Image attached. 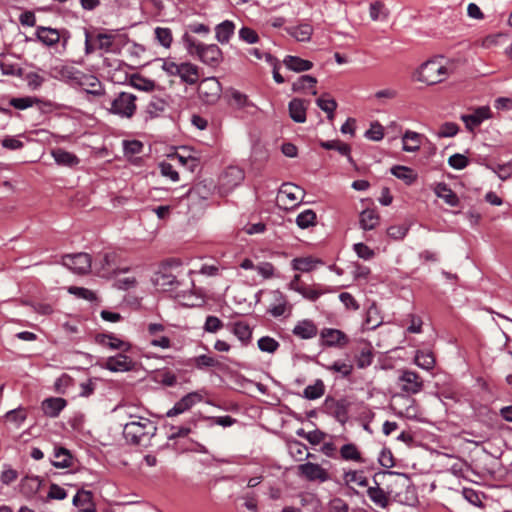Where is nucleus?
<instances>
[{
  "label": "nucleus",
  "instance_id": "15",
  "mask_svg": "<svg viewBox=\"0 0 512 512\" xmlns=\"http://www.w3.org/2000/svg\"><path fill=\"white\" fill-rule=\"evenodd\" d=\"M401 389L408 394H417L423 388V380L415 372L411 370H403L399 376Z\"/></svg>",
  "mask_w": 512,
  "mask_h": 512
},
{
  "label": "nucleus",
  "instance_id": "64",
  "mask_svg": "<svg viewBox=\"0 0 512 512\" xmlns=\"http://www.w3.org/2000/svg\"><path fill=\"white\" fill-rule=\"evenodd\" d=\"M365 137L373 141L382 140L384 137L382 125L378 122L371 124V127L365 132Z\"/></svg>",
  "mask_w": 512,
  "mask_h": 512
},
{
  "label": "nucleus",
  "instance_id": "59",
  "mask_svg": "<svg viewBox=\"0 0 512 512\" xmlns=\"http://www.w3.org/2000/svg\"><path fill=\"white\" fill-rule=\"evenodd\" d=\"M68 292L77 296L78 298H82L88 301L96 300L95 293L84 287L71 286L68 288Z\"/></svg>",
  "mask_w": 512,
  "mask_h": 512
},
{
  "label": "nucleus",
  "instance_id": "21",
  "mask_svg": "<svg viewBox=\"0 0 512 512\" xmlns=\"http://www.w3.org/2000/svg\"><path fill=\"white\" fill-rule=\"evenodd\" d=\"M67 401L61 397H50L42 402L41 408L44 415L50 418H56L66 407Z\"/></svg>",
  "mask_w": 512,
  "mask_h": 512
},
{
  "label": "nucleus",
  "instance_id": "8",
  "mask_svg": "<svg viewBox=\"0 0 512 512\" xmlns=\"http://www.w3.org/2000/svg\"><path fill=\"white\" fill-rule=\"evenodd\" d=\"M392 409L396 416L410 420L417 419L419 416V408L415 399L405 396L396 395L392 403Z\"/></svg>",
  "mask_w": 512,
  "mask_h": 512
},
{
  "label": "nucleus",
  "instance_id": "30",
  "mask_svg": "<svg viewBox=\"0 0 512 512\" xmlns=\"http://www.w3.org/2000/svg\"><path fill=\"white\" fill-rule=\"evenodd\" d=\"M72 502L81 512H94L92 493L89 491H78L74 495Z\"/></svg>",
  "mask_w": 512,
  "mask_h": 512
},
{
  "label": "nucleus",
  "instance_id": "43",
  "mask_svg": "<svg viewBox=\"0 0 512 512\" xmlns=\"http://www.w3.org/2000/svg\"><path fill=\"white\" fill-rule=\"evenodd\" d=\"M415 364L424 370H431L435 365V358L430 351H417L414 358Z\"/></svg>",
  "mask_w": 512,
  "mask_h": 512
},
{
  "label": "nucleus",
  "instance_id": "25",
  "mask_svg": "<svg viewBox=\"0 0 512 512\" xmlns=\"http://www.w3.org/2000/svg\"><path fill=\"white\" fill-rule=\"evenodd\" d=\"M380 222V216L375 209H365L359 215V225L363 230H373Z\"/></svg>",
  "mask_w": 512,
  "mask_h": 512
},
{
  "label": "nucleus",
  "instance_id": "63",
  "mask_svg": "<svg viewBox=\"0 0 512 512\" xmlns=\"http://www.w3.org/2000/svg\"><path fill=\"white\" fill-rule=\"evenodd\" d=\"M159 168L162 176L173 182H177L179 180V174L171 163L162 162L160 163Z\"/></svg>",
  "mask_w": 512,
  "mask_h": 512
},
{
  "label": "nucleus",
  "instance_id": "53",
  "mask_svg": "<svg viewBox=\"0 0 512 512\" xmlns=\"http://www.w3.org/2000/svg\"><path fill=\"white\" fill-rule=\"evenodd\" d=\"M257 346L260 351L272 354L278 350L280 344L270 336H263L257 341Z\"/></svg>",
  "mask_w": 512,
  "mask_h": 512
},
{
  "label": "nucleus",
  "instance_id": "36",
  "mask_svg": "<svg viewBox=\"0 0 512 512\" xmlns=\"http://www.w3.org/2000/svg\"><path fill=\"white\" fill-rule=\"evenodd\" d=\"M421 135L417 132L407 130L402 136L403 146L405 152H416L420 149Z\"/></svg>",
  "mask_w": 512,
  "mask_h": 512
},
{
  "label": "nucleus",
  "instance_id": "42",
  "mask_svg": "<svg viewBox=\"0 0 512 512\" xmlns=\"http://www.w3.org/2000/svg\"><path fill=\"white\" fill-rule=\"evenodd\" d=\"M390 171L393 176L404 181L407 185L412 184L417 177L414 171L406 166L396 165L393 166Z\"/></svg>",
  "mask_w": 512,
  "mask_h": 512
},
{
  "label": "nucleus",
  "instance_id": "4",
  "mask_svg": "<svg viewBox=\"0 0 512 512\" xmlns=\"http://www.w3.org/2000/svg\"><path fill=\"white\" fill-rule=\"evenodd\" d=\"M92 268L96 275L106 279L114 278L121 273L129 271V267L123 264L119 254L115 251L99 255L95 259Z\"/></svg>",
  "mask_w": 512,
  "mask_h": 512
},
{
  "label": "nucleus",
  "instance_id": "38",
  "mask_svg": "<svg viewBox=\"0 0 512 512\" xmlns=\"http://www.w3.org/2000/svg\"><path fill=\"white\" fill-rule=\"evenodd\" d=\"M367 495L369 499L380 508H386L389 504V497L387 493L378 485L376 487H369Z\"/></svg>",
  "mask_w": 512,
  "mask_h": 512
},
{
  "label": "nucleus",
  "instance_id": "27",
  "mask_svg": "<svg viewBox=\"0 0 512 512\" xmlns=\"http://www.w3.org/2000/svg\"><path fill=\"white\" fill-rule=\"evenodd\" d=\"M289 115L293 121L297 123H304L306 121V110L305 101L302 99L294 98L289 102L288 105Z\"/></svg>",
  "mask_w": 512,
  "mask_h": 512
},
{
  "label": "nucleus",
  "instance_id": "47",
  "mask_svg": "<svg viewBox=\"0 0 512 512\" xmlns=\"http://www.w3.org/2000/svg\"><path fill=\"white\" fill-rule=\"evenodd\" d=\"M131 86L137 90L150 92L156 87V83L148 78L141 75H133L130 79Z\"/></svg>",
  "mask_w": 512,
  "mask_h": 512
},
{
  "label": "nucleus",
  "instance_id": "13",
  "mask_svg": "<svg viewBox=\"0 0 512 512\" xmlns=\"http://www.w3.org/2000/svg\"><path fill=\"white\" fill-rule=\"evenodd\" d=\"M244 171L237 166H229L220 177V185L224 192H230L238 187L244 180Z\"/></svg>",
  "mask_w": 512,
  "mask_h": 512
},
{
  "label": "nucleus",
  "instance_id": "62",
  "mask_svg": "<svg viewBox=\"0 0 512 512\" xmlns=\"http://www.w3.org/2000/svg\"><path fill=\"white\" fill-rule=\"evenodd\" d=\"M459 131V127L454 122H446L441 125L437 135L441 138H448L455 136Z\"/></svg>",
  "mask_w": 512,
  "mask_h": 512
},
{
  "label": "nucleus",
  "instance_id": "58",
  "mask_svg": "<svg viewBox=\"0 0 512 512\" xmlns=\"http://www.w3.org/2000/svg\"><path fill=\"white\" fill-rule=\"evenodd\" d=\"M448 164L453 169L462 170L468 166L469 160L465 155L455 153L448 158Z\"/></svg>",
  "mask_w": 512,
  "mask_h": 512
},
{
  "label": "nucleus",
  "instance_id": "31",
  "mask_svg": "<svg viewBox=\"0 0 512 512\" xmlns=\"http://www.w3.org/2000/svg\"><path fill=\"white\" fill-rule=\"evenodd\" d=\"M283 63L287 69L294 72L308 71L313 67V63L311 61L292 55H287L284 58Z\"/></svg>",
  "mask_w": 512,
  "mask_h": 512
},
{
  "label": "nucleus",
  "instance_id": "14",
  "mask_svg": "<svg viewBox=\"0 0 512 512\" xmlns=\"http://www.w3.org/2000/svg\"><path fill=\"white\" fill-rule=\"evenodd\" d=\"M102 367L111 372H128L135 368V362L129 356L118 353L115 356L108 357Z\"/></svg>",
  "mask_w": 512,
  "mask_h": 512
},
{
  "label": "nucleus",
  "instance_id": "41",
  "mask_svg": "<svg viewBox=\"0 0 512 512\" xmlns=\"http://www.w3.org/2000/svg\"><path fill=\"white\" fill-rule=\"evenodd\" d=\"M340 457L345 461H354L357 463L363 462V458L360 451L358 450L357 446L353 443L344 444L340 448Z\"/></svg>",
  "mask_w": 512,
  "mask_h": 512
},
{
  "label": "nucleus",
  "instance_id": "32",
  "mask_svg": "<svg viewBox=\"0 0 512 512\" xmlns=\"http://www.w3.org/2000/svg\"><path fill=\"white\" fill-rule=\"evenodd\" d=\"M302 196L303 190L294 184L285 183L279 190V197L282 200L286 198L288 202L292 205H294L296 201L302 198Z\"/></svg>",
  "mask_w": 512,
  "mask_h": 512
},
{
  "label": "nucleus",
  "instance_id": "7",
  "mask_svg": "<svg viewBox=\"0 0 512 512\" xmlns=\"http://www.w3.org/2000/svg\"><path fill=\"white\" fill-rule=\"evenodd\" d=\"M136 96L128 92H120L111 101V107L108 109L111 114L121 118H131L136 111Z\"/></svg>",
  "mask_w": 512,
  "mask_h": 512
},
{
  "label": "nucleus",
  "instance_id": "16",
  "mask_svg": "<svg viewBox=\"0 0 512 512\" xmlns=\"http://www.w3.org/2000/svg\"><path fill=\"white\" fill-rule=\"evenodd\" d=\"M202 401V396L197 392H191L183 396L179 401H177L174 406L166 412L167 417H175L180 415L189 409H191L195 404Z\"/></svg>",
  "mask_w": 512,
  "mask_h": 512
},
{
  "label": "nucleus",
  "instance_id": "54",
  "mask_svg": "<svg viewBox=\"0 0 512 512\" xmlns=\"http://www.w3.org/2000/svg\"><path fill=\"white\" fill-rule=\"evenodd\" d=\"M486 167L494 172L501 180L508 179L512 174V163L508 162L505 164L497 165H486Z\"/></svg>",
  "mask_w": 512,
  "mask_h": 512
},
{
  "label": "nucleus",
  "instance_id": "6",
  "mask_svg": "<svg viewBox=\"0 0 512 512\" xmlns=\"http://www.w3.org/2000/svg\"><path fill=\"white\" fill-rule=\"evenodd\" d=\"M162 69L169 76H178L182 82L194 85L199 79V70L190 62L176 63L171 59H162Z\"/></svg>",
  "mask_w": 512,
  "mask_h": 512
},
{
  "label": "nucleus",
  "instance_id": "39",
  "mask_svg": "<svg viewBox=\"0 0 512 512\" xmlns=\"http://www.w3.org/2000/svg\"><path fill=\"white\" fill-rule=\"evenodd\" d=\"M166 107L167 102L165 99L153 96L147 104L145 112L150 118H156L165 111Z\"/></svg>",
  "mask_w": 512,
  "mask_h": 512
},
{
  "label": "nucleus",
  "instance_id": "40",
  "mask_svg": "<svg viewBox=\"0 0 512 512\" xmlns=\"http://www.w3.org/2000/svg\"><path fill=\"white\" fill-rule=\"evenodd\" d=\"M26 418L27 411L22 406L12 409L5 414L6 421L10 423L14 428H20Z\"/></svg>",
  "mask_w": 512,
  "mask_h": 512
},
{
  "label": "nucleus",
  "instance_id": "11",
  "mask_svg": "<svg viewBox=\"0 0 512 512\" xmlns=\"http://www.w3.org/2000/svg\"><path fill=\"white\" fill-rule=\"evenodd\" d=\"M82 71L72 65L58 64L51 67L50 75L52 78L65 82L71 86H76Z\"/></svg>",
  "mask_w": 512,
  "mask_h": 512
},
{
  "label": "nucleus",
  "instance_id": "49",
  "mask_svg": "<svg viewBox=\"0 0 512 512\" xmlns=\"http://www.w3.org/2000/svg\"><path fill=\"white\" fill-rule=\"evenodd\" d=\"M313 33V28L310 24H301L293 27L290 31L292 37L299 42L309 41Z\"/></svg>",
  "mask_w": 512,
  "mask_h": 512
},
{
  "label": "nucleus",
  "instance_id": "44",
  "mask_svg": "<svg viewBox=\"0 0 512 512\" xmlns=\"http://www.w3.org/2000/svg\"><path fill=\"white\" fill-rule=\"evenodd\" d=\"M288 449L290 455L296 460V461H302L304 459L310 458L313 455L311 453H305L307 450V447L305 444L301 443L298 440L291 441L288 444Z\"/></svg>",
  "mask_w": 512,
  "mask_h": 512
},
{
  "label": "nucleus",
  "instance_id": "35",
  "mask_svg": "<svg viewBox=\"0 0 512 512\" xmlns=\"http://www.w3.org/2000/svg\"><path fill=\"white\" fill-rule=\"evenodd\" d=\"M231 332L243 345H248L250 343L252 338V329L245 322H235L232 326Z\"/></svg>",
  "mask_w": 512,
  "mask_h": 512
},
{
  "label": "nucleus",
  "instance_id": "46",
  "mask_svg": "<svg viewBox=\"0 0 512 512\" xmlns=\"http://www.w3.org/2000/svg\"><path fill=\"white\" fill-rule=\"evenodd\" d=\"M325 386L322 380L318 379L314 384L308 385L304 391L303 396L308 400H316L323 396Z\"/></svg>",
  "mask_w": 512,
  "mask_h": 512
},
{
  "label": "nucleus",
  "instance_id": "5",
  "mask_svg": "<svg viewBox=\"0 0 512 512\" xmlns=\"http://www.w3.org/2000/svg\"><path fill=\"white\" fill-rule=\"evenodd\" d=\"M450 74V68L444 58H436L423 63L418 72L417 79L428 85H434L443 81Z\"/></svg>",
  "mask_w": 512,
  "mask_h": 512
},
{
  "label": "nucleus",
  "instance_id": "33",
  "mask_svg": "<svg viewBox=\"0 0 512 512\" xmlns=\"http://www.w3.org/2000/svg\"><path fill=\"white\" fill-rule=\"evenodd\" d=\"M320 146L326 150H335L339 154L346 156L349 163H353V159L351 157V147L340 141V140H328V141H321Z\"/></svg>",
  "mask_w": 512,
  "mask_h": 512
},
{
  "label": "nucleus",
  "instance_id": "37",
  "mask_svg": "<svg viewBox=\"0 0 512 512\" xmlns=\"http://www.w3.org/2000/svg\"><path fill=\"white\" fill-rule=\"evenodd\" d=\"M343 482L345 485L356 484L360 487L368 486V479L361 470H348L343 472Z\"/></svg>",
  "mask_w": 512,
  "mask_h": 512
},
{
  "label": "nucleus",
  "instance_id": "55",
  "mask_svg": "<svg viewBox=\"0 0 512 512\" xmlns=\"http://www.w3.org/2000/svg\"><path fill=\"white\" fill-rule=\"evenodd\" d=\"M316 105L325 113L335 112L337 108V102L328 94H323L317 98Z\"/></svg>",
  "mask_w": 512,
  "mask_h": 512
},
{
  "label": "nucleus",
  "instance_id": "51",
  "mask_svg": "<svg viewBox=\"0 0 512 512\" xmlns=\"http://www.w3.org/2000/svg\"><path fill=\"white\" fill-rule=\"evenodd\" d=\"M317 79L310 75H302L292 84V89L295 92H302L307 89L314 88Z\"/></svg>",
  "mask_w": 512,
  "mask_h": 512
},
{
  "label": "nucleus",
  "instance_id": "22",
  "mask_svg": "<svg viewBox=\"0 0 512 512\" xmlns=\"http://www.w3.org/2000/svg\"><path fill=\"white\" fill-rule=\"evenodd\" d=\"M96 340L99 344L107 346L112 350H120L122 352H127L131 349L130 343L119 339L113 334H99L97 335Z\"/></svg>",
  "mask_w": 512,
  "mask_h": 512
},
{
  "label": "nucleus",
  "instance_id": "29",
  "mask_svg": "<svg viewBox=\"0 0 512 512\" xmlns=\"http://www.w3.org/2000/svg\"><path fill=\"white\" fill-rule=\"evenodd\" d=\"M72 455L63 447H55L51 464L56 468H69L72 466Z\"/></svg>",
  "mask_w": 512,
  "mask_h": 512
},
{
  "label": "nucleus",
  "instance_id": "18",
  "mask_svg": "<svg viewBox=\"0 0 512 512\" xmlns=\"http://www.w3.org/2000/svg\"><path fill=\"white\" fill-rule=\"evenodd\" d=\"M76 86L82 87L87 93L94 96H101L104 94V88L100 80L94 75L82 72Z\"/></svg>",
  "mask_w": 512,
  "mask_h": 512
},
{
  "label": "nucleus",
  "instance_id": "26",
  "mask_svg": "<svg viewBox=\"0 0 512 512\" xmlns=\"http://www.w3.org/2000/svg\"><path fill=\"white\" fill-rule=\"evenodd\" d=\"M51 155L58 165L66 167H74L79 164V158L62 148H57L51 151Z\"/></svg>",
  "mask_w": 512,
  "mask_h": 512
},
{
  "label": "nucleus",
  "instance_id": "19",
  "mask_svg": "<svg viewBox=\"0 0 512 512\" xmlns=\"http://www.w3.org/2000/svg\"><path fill=\"white\" fill-rule=\"evenodd\" d=\"M291 311V307L288 304L286 296L280 291L273 292V302L270 304L268 308V312L273 317H281L285 314H289Z\"/></svg>",
  "mask_w": 512,
  "mask_h": 512
},
{
  "label": "nucleus",
  "instance_id": "1",
  "mask_svg": "<svg viewBox=\"0 0 512 512\" xmlns=\"http://www.w3.org/2000/svg\"><path fill=\"white\" fill-rule=\"evenodd\" d=\"M183 266L179 259H170L163 263L157 272H155L152 282L153 284L163 290L169 292H185L194 287V281L186 277H190L193 273L192 270L183 272ZM179 296V294H177Z\"/></svg>",
  "mask_w": 512,
  "mask_h": 512
},
{
  "label": "nucleus",
  "instance_id": "52",
  "mask_svg": "<svg viewBox=\"0 0 512 512\" xmlns=\"http://www.w3.org/2000/svg\"><path fill=\"white\" fill-rule=\"evenodd\" d=\"M193 364L198 370L215 368L220 365L219 361L212 356L202 354L193 359Z\"/></svg>",
  "mask_w": 512,
  "mask_h": 512
},
{
  "label": "nucleus",
  "instance_id": "24",
  "mask_svg": "<svg viewBox=\"0 0 512 512\" xmlns=\"http://www.w3.org/2000/svg\"><path fill=\"white\" fill-rule=\"evenodd\" d=\"M235 24L231 20H224L215 26V39L220 44H227L235 33Z\"/></svg>",
  "mask_w": 512,
  "mask_h": 512
},
{
  "label": "nucleus",
  "instance_id": "61",
  "mask_svg": "<svg viewBox=\"0 0 512 512\" xmlns=\"http://www.w3.org/2000/svg\"><path fill=\"white\" fill-rule=\"evenodd\" d=\"M353 250L357 254V256L363 260H370L374 257V251L364 243H355L353 245Z\"/></svg>",
  "mask_w": 512,
  "mask_h": 512
},
{
  "label": "nucleus",
  "instance_id": "23",
  "mask_svg": "<svg viewBox=\"0 0 512 512\" xmlns=\"http://www.w3.org/2000/svg\"><path fill=\"white\" fill-rule=\"evenodd\" d=\"M320 335L324 345L329 347L344 345L347 343L346 335L338 329L325 328L321 331Z\"/></svg>",
  "mask_w": 512,
  "mask_h": 512
},
{
  "label": "nucleus",
  "instance_id": "17",
  "mask_svg": "<svg viewBox=\"0 0 512 512\" xmlns=\"http://www.w3.org/2000/svg\"><path fill=\"white\" fill-rule=\"evenodd\" d=\"M490 116V108L488 106H482L474 110L471 114L462 115L461 120L465 123L469 131H473L483 121L489 119Z\"/></svg>",
  "mask_w": 512,
  "mask_h": 512
},
{
  "label": "nucleus",
  "instance_id": "3",
  "mask_svg": "<svg viewBox=\"0 0 512 512\" xmlns=\"http://www.w3.org/2000/svg\"><path fill=\"white\" fill-rule=\"evenodd\" d=\"M129 421L123 426V436L131 444H141L155 435L157 427L149 418L127 413Z\"/></svg>",
  "mask_w": 512,
  "mask_h": 512
},
{
  "label": "nucleus",
  "instance_id": "20",
  "mask_svg": "<svg viewBox=\"0 0 512 512\" xmlns=\"http://www.w3.org/2000/svg\"><path fill=\"white\" fill-rule=\"evenodd\" d=\"M293 335L296 337L308 340L314 338L318 333L316 324L310 319H303L298 321L292 330Z\"/></svg>",
  "mask_w": 512,
  "mask_h": 512
},
{
  "label": "nucleus",
  "instance_id": "45",
  "mask_svg": "<svg viewBox=\"0 0 512 512\" xmlns=\"http://www.w3.org/2000/svg\"><path fill=\"white\" fill-rule=\"evenodd\" d=\"M296 224L301 229H307L316 224V213L312 209H306L296 217Z\"/></svg>",
  "mask_w": 512,
  "mask_h": 512
},
{
  "label": "nucleus",
  "instance_id": "2",
  "mask_svg": "<svg viewBox=\"0 0 512 512\" xmlns=\"http://www.w3.org/2000/svg\"><path fill=\"white\" fill-rule=\"evenodd\" d=\"M181 42L190 56L197 58L207 66L217 67L223 60L222 51L216 44L199 42L188 32L183 34Z\"/></svg>",
  "mask_w": 512,
  "mask_h": 512
},
{
  "label": "nucleus",
  "instance_id": "9",
  "mask_svg": "<svg viewBox=\"0 0 512 512\" xmlns=\"http://www.w3.org/2000/svg\"><path fill=\"white\" fill-rule=\"evenodd\" d=\"M62 264L77 274H85L93 267L90 255L83 252L63 256Z\"/></svg>",
  "mask_w": 512,
  "mask_h": 512
},
{
  "label": "nucleus",
  "instance_id": "60",
  "mask_svg": "<svg viewBox=\"0 0 512 512\" xmlns=\"http://www.w3.org/2000/svg\"><path fill=\"white\" fill-rule=\"evenodd\" d=\"M223 322L216 316L209 315L206 317L203 329L208 333H216L223 327Z\"/></svg>",
  "mask_w": 512,
  "mask_h": 512
},
{
  "label": "nucleus",
  "instance_id": "56",
  "mask_svg": "<svg viewBox=\"0 0 512 512\" xmlns=\"http://www.w3.org/2000/svg\"><path fill=\"white\" fill-rule=\"evenodd\" d=\"M325 369L340 373L343 377H348L352 373L353 367L344 361H335L331 365H326Z\"/></svg>",
  "mask_w": 512,
  "mask_h": 512
},
{
  "label": "nucleus",
  "instance_id": "57",
  "mask_svg": "<svg viewBox=\"0 0 512 512\" xmlns=\"http://www.w3.org/2000/svg\"><path fill=\"white\" fill-rule=\"evenodd\" d=\"M239 39L247 44H255L259 41L257 32L247 26H243L238 32Z\"/></svg>",
  "mask_w": 512,
  "mask_h": 512
},
{
  "label": "nucleus",
  "instance_id": "48",
  "mask_svg": "<svg viewBox=\"0 0 512 512\" xmlns=\"http://www.w3.org/2000/svg\"><path fill=\"white\" fill-rule=\"evenodd\" d=\"M319 261L313 259L312 257H301V258H294L292 260V268L296 271L300 272H309L313 270L316 267V264H318Z\"/></svg>",
  "mask_w": 512,
  "mask_h": 512
},
{
  "label": "nucleus",
  "instance_id": "10",
  "mask_svg": "<svg viewBox=\"0 0 512 512\" xmlns=\"http://www.w3.org/2000/svg\"><path fill=\"white\" fill-rule=\"evenodd\" d=\"M221 92V84L215 77L205 78L198 87L200 98L208 104L215 103L220 98Z\"/></svg>",
  "mask_w": 512,
  "mask_h": 512
},
{
  "label": "nucleus",
  "instance_id": "12",
  "mask_svg": "<svg viewBox=\"0 0 512 512\" xmlns=\"http://www.w3.org/2000/svg\"><path fill=\"white\" fill-rule=\"evenodd\" d=\"M298 474L308 481L324 483L330 479L329 473L317 463L307 462L298 466Z\"/></svg>",
  "mask_w": 512,
  "mask_h": 512
},
{
  "label": "nucleus",
  "instance_id": "34",
  "mask_svg": "<svg viewBox=\"0 0 512 512\" xmlns=\"http://www.w3.org/2000/svg\"><path fill=\"white\" fill-rule=\"evenodd\" d=\"M437 197L443 199L445 203L452 207H456L459 204L458 196L448 187L445 183H439L434 190Z\"/></svg>",
  "mask_w": 512,
  "mask_h": 512
},
{
  "label": "nucleus",
  "instance_id": "50",
  "mask_svg": "<svg viewBox=\"0 0 512 512\" xmlns=\"http://www.w3.org/2000/svg\"><path fill=\"white\" fill-rule=\"evenodd\" d=\"M154 35L157 42L164 48H170L173 42V35L170 28L167 27H156L154 29Z\"/></svg>",
  "mask_w": 512,
  "mask_h": 512
},
{
  "label": "nucleus",
  "instance_id": "28",
  "mask_svg": "<svg viewBox=\"0 0 512 512\" xmlns=\"http://www.w3.org/2000/svg\"><path fill=\"white\" fill-rule=\"evenodd\" d=\"M36 37L39 41L47 46H53L60 40V34L57 29L44 26L37 27Z\"/></svg>",
  "mask_w": 512,
  "mask_h": 512
}]
</instances>
